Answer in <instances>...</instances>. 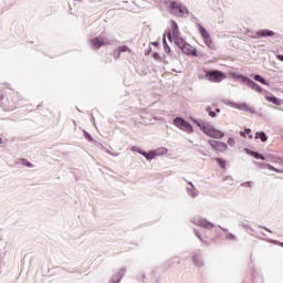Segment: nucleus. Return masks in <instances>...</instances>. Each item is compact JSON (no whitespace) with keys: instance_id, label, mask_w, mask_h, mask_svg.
Returning a JSON list of instances; mask_svg holds the SVG:
<instances>
[{"instance_id":"nucleus-25","label":"nucleus","mask_w":283,"mask_h":283,"mask_svg":"<svg viewBox=\"0 0 283 283\" xmlns=\"http://www.w3.org/2000/svg\"><path fill=\"white\" fill-rule=\"evenodd\" d=\"M228 145H230V146L235 145V139L229 138V139H228Z\"/></svg>"},{"instance_id":"nucleus-29","label":"nucleus","mask_w":283,"mask_h":283,"mask_svg":"<svg viewBox=\"0 0 283 283\" xmlns=\"http://www.w3.org/2000/svg\"><path fill=\"white\" fill-rule=\"evenodd\" d=\"M154 59H160V55L158 53L153 54Z\"/></svg>"},{"instance_id":"nucleus-28","label":"nucleus","mask_w":283,"mask_h":283,"mask_svg":"<svg viewBox=\"0 0 283 283\" xmlns=\"http://www.w3.org/2000/svg\"><path fill=\"white\" fill-rule=\"evenodd\" d=\"M228 239H229V240H234V239H235V235L229 234V235H228Z\"/></svg>"},{"instance_id":"nucleus-32","label":"nucleus","mask_w":283,"mask_h":283,"mask_svg":"<svg viewBox=\"0 0 283 283\" xmlns=\"http://www.w3.org/2000/svg\"><path fill=\"white\" fill-rule=\"evenodd\" d=\"M2 142L1 137H0V143Z\"/></svg>"},{"instance_id":"nucleus-26","label":"nucleus","mask_w":283,"mask_h":283,"mask_svg":"<svg viewBox=\"0 0 283 283\" xmlns=\"http://www.w3.org/2000/svg\"><path fill=\"white\" fill-rule=\"evenodd\" d=\"M268 169H270V171H277L280 172V170H277L275 167L268 165Z\"/></svg>"},{"instance_id":"nucleus-2","label":"nucleus","mask_w":283,"mask_h":283,"mask_svg":"<svg viewBox=\"0 0 283 283\" xmlns=\"http://www.w3.org/2000/svg\"><path fill=\"white\" fill-rule=\"evenodd\" d=\"M182 36H180V30L178 29V23H176V21H172L170 31L168 33V41L177 45L179 43H182Z\"/></svg>"},{"instance_id":"nucleus-24","label":"nucleus","mask_w":283,"mask_h":283,"mask_svg":"<svg viewBox=\"0 0 283 283\" xmlns=\"http://www.w3.org/2000/svg\"><path fill=\"white\" fill-rule=\"evenodd\" d=\"M193 262H195V264H196L197 266H200V258H199V256L195 255V256H193Z\"/></svg>"},{"instance_id":"nucleus-33","label":"nucleus","mask_w":283,"mask_h":283,"mask_svg":"<svg viewBox=\"0 0 283 283\" xmlns=\"http://www.w3.org/2000/svg\"><path fill=\"white\" fill-rule=\"evenodd\" d=\"M113 283H118V282H113Z\"/></svg>"},{"instance_id":"nucleus-14","label":"nucleus","mask_w":283,"mask_h":283,"mask_svg":"<svg viewBox=\"0 0 283 283\" xmlns=\"http://www.w3.org/2000/svg\"><path fill=\"white\" fill-rule=\"evenodd\" d=\"M256 34L258 36H275V32L270 30H262V31H259Z\"/></svg>"},{"instance_id":"nucleus-3","label":"nucleus","mask_w":283,"mask_h":283,"mask_svg":"<svg viewBox=\"0 0 283 283\" xmlns=\"http://www.w3.org/2000/svg\"><path fill=\"white\" fill-rule=\"evenodd\" d=\"M199 33L201 34L202 41L207 48L210 50H216V45H213V40H211V34H209V31L202 24L197 25Z\"/></svg>"},{"instance_id":"nucleus-8","label":"nucleus","mask_w":283,"mask_h":283,"mask_svg":"<svg viewBox=\"0 0 283 283\" xmlns=\"http://www.w3.org/2000/svg\"><path fill=\"white\" fill-rule=\"evenodd\" d=\"M123 52H129L132 54V49H129V46L127 45L118 46L116 50L113 51L114 59H120V54H123Z\"/></svg>"},{"instance_id":"nucleus-20","label":"nucleus","mask_w":283,"mask_h":283,"mask_svg":"<svg viewBox=\"0 0 283 283\" xmlns=\"http://www.w3.org/2000/svg\"><path fill=\"white\" fill-rule=\"evenodd\" d=\"M237 107L243 112H249V105L247 103L238 104Z\"/></svg>"},{"instance_id":"nucleus-16","label":"nucleus","mask_w":283,"mask_h":283,"mask_svg":"<svg viewBox=\"0 0 283 283\" xmlns=\"http://www.w3.org/2000/svg\"><path fill=\"white\" fill-rule=\"evenodd\" d=\"M255 138H260V140H262V143H266V140H269V137H266V134H264V132L256 133Z\"/></svg>"},{"instance_id":"nucleus-6","label":"nucleus","mask_w":283,"mask_h":283,"mask_svg":"<svg viewBox=\"0 0 283 283\" xmlns=\"http://www.w3.org/2000/svg\"><path fill=\"white\" fill-rule=\"evenodd\" d=\"M206 77L208 78V81H212L213 83H220V81L224 78V73L220 71H208L206 73Z\"/></svg>"},{"instance_id":"nucleus-30","label":"nucleus","mask_w":283,"mask_h":283,"mask_svg":"<svg viewBox=\"0 0 283 283\" xmlns=\"http://www.w3.org/2000/svg\"><path fill=\"white\" fill-rule=\"evenodd\" d=\"M276 59H279V61L283 62V55H276Z\"/></svg>"},{"instance_id":"nucleus-19","label":"nucleus","mask_w":283,"mask_h":283,"mask_svg":"<svg viewBox=\"0 0 283 283\" xmlns=\"http://www.w3.org/2000/svg\"><path fill=\"white\" fill-rule=\"evenodd\" d=\"M163 43H164V50H165L166 54H170L171 49L169 48V44H167V40L165 38L163 40Z\"/></svg>"},{"instance_id":"nucleus-12","label":"nucleus","mask_w":283,"mask_h":283,"mask_svg":"<svg viewBox=\"0 0 283 283\" xmlns=\"http://www.w3.org/2000/svg\"><path fill=\"white\" fill-rule=\"evenodd\" d=\"M248 85L249 87H251V90H254V92H259V94H261L262 87L258 85V83L253 82L252 80H249Z\"/></svg>"},{"instance_id":"nucleus-11","label":"nucleus","mask_w":283,"mask_h":283,"mask_svg":"<svg viewBox=\"0 0 283 283\" xmlns=\"http://www.w3.org/2000/svg\"><path fill=\"white\" fill-rule=\"evenodd\" d=\"M197 227H202L203 229H213V223L207 220H199L197 221Z\"/></svg>"},{"instance_id":"nucleus-27","label":"nucleus","mask_w":283,"mask_h":283,"mask_svg":"<svg viewBox=\"0 0 283 283\" xmlns=\"http://www.w3.org/2000/svg\"><path fill=\"white\" fill-rule=\"evenodd\" d=\"M209 116H211V118H216V113L214 112H210Z\"/></svg>"},{"instance_id":"nucleus-31","label":"nucleus","mask_w":283,"mask_h":283,"mask_svg":"<svg viewBox=\"0 0 283 283\" xmlns=\"http://www.w3.org/2000/svg\"><path fill=\"white\" fill-rule=\"evenodd\" d=\"M197 238H199V240H201V242H205V239L200 237V234L197 233Z\"/></svg>"},{"instance_id":"nucleus-21","label":"nucleus","mask_w":283,"mask_h":283,"mask_svg":"<svg viewBox=\"0 0 283 283\" xmlns=\"http://www.w3.org/2000/svg\"><path fill=\"white\" fill-rule=\"evenodd\" d=\"M254 81L262 83V85H266V80H264L262 75H255Z\"/></svg>"},{"instance_id":"nucleus-22","label":"nucleus","mask_w":283,"mask_h":283,"mask_svg":"<svg viewBox=\"0 0 283 283\" xmlns=\"http://www.w3.org/2000/svg\"><path fill=\"white\" fill-rule=\"evenodd\" d=\"M266 101H269L270 103H273L274 105H277V98L275 96L271 97V96H266L265 97Z\"/></svg>"},{"instance_id":"nucleus-15","label":"nucleus","mask_w":283,"mask_h":283,"mask_svg":"<svg viewBox=\"0 0 283 283\" xmlns=\"http://www.w3.org/2000/svg\"><path fill=\"white\" fill-rule=\"evenodd\" d=\"M247 135L249 136V138H253V135H251V129L245 128L244 130L240 132V136H242L243 138H247Z\"/></svg>"},{"instance_id":"nucleus-5","label":"nucleus","mask_w":283,"mask_h":283,"mask_svg":"<svg viewBox=\"0 0 283 283\" xmlns=\"http://www.w3.org/2000/svg\"><path fill=\"white\" fill-rule=\"evenodd\" d=\"M177 45L187 56H198L196 48L191 46V44L187 43L185 40H181Z\"/></svg>"},{"instance_id":"nucleus-1","label":"nucleus","mask_w":283,"mask_h":283,"mask_svg":"<svg viewBox=\"0 0 283 283\" xmlns=\"http://www.w3.org/2000/svg\"><path fill=\"white\" fill-rule=\"evenodd\" d=\"M198 127H200L201 132L206 134V136H209L210 138H224V133L213 127L211 124L201 123L198 124Z\"/></svg>"},{"instance_id":"nucleus-13","label":"nucleus","mask_w":283,"mask_h":283,"mask_svg":"<svg viewBox=\"0 0 283 283\" xmlns=\"http://www.w3.org/2000/svg\"><path fill=\"white\" fill-rule=\"evenodd\" d=\"M245 154H248L249 156H253V158H256V160H264V156L251 149H245Z\"/></svg>"},{"instance_id":"nucleus-23","label":"nucleus","mask_w":283,"mask_h":283,"mask_svg":"<svg viewBox=\"0 0 283 283\" xmlns=\"http://www.w3.org/2000/svg\"><path fill=\"white\" fill-rule=\"evenodd\" d=\"M22 165H25V167H34V165H32V163H30L25 159L22 160Z\"/></svg>"},{"instance_id":"nucleus-9","label":"nucleus","mask_w":283,"mask_h":283,"mask_svg":"<svg viewBox=\"0 0 283 283\" xmlns=\"http://www.w3.org/2000/svg\"><path fill=\"white\" fill-rule=\"evenodd\" d=\"M169 8L171 10V14H182L184 12L182 6L176 1H171Z\"/></svg>"},{"instance_id":"nucleus-18","label":"nucleus","mask_w":283,"mask_h":283,"mask_svg":"<svg viewBox=\"0 0 283 283\" xmlns=\"http://www.w3.org/2000/svg\"><path fill=\"white\" fill-rule=\"evenodd\" d=\"M216 161L218 163V165L221 167V169H226L227 167V160L222 159V158H216Z\"/></svg>"},{"instance_id":"nucleus-17","label":"nucleus","mask_w":283,"mask_h":283,"mask_svg":"<svg viewBox=\"0 0 283 283\" xmlns=\"http://www.w3.org/2000/svg\"><path fill=\"white\" fill-rule=\"evenodd\" d=\"M143 156H145V158H147V160H151L154 158H156V156H158V153H154V151H150V153H144Z\"/></svg>"},{"instance_id":"nucleus-7","label":"nucleus","mask_w":283,"mask_h":283,"mask_svg":"<svg viewBox=\"0 0 283 283\" xmlns=\"http://www.w3.org/2000/svg\"><path fill=\"white\" fill-rule=\"evenodd\" d=\"M208 143L212 147V149H214L216 151L222 153V151H227V149H229L227 144H224L222 142L209 140Z\"/></svg>"},{"instance_id":"nucleus-10","label":"nucleus","mask_w":283,"mask_h":283,"mask_svg":"<svg viewBox=\"0 0 283 283\" xmlns=\"http://www.w3.org/2000/svg\"><path fill=\"white\" fill-rule=\"evenodd\" d=\"M91 44L93 45V48H95V50H98L103 45H107V43L105 42V39L103 38H93L91 40Z\"/></svg>"},{"instance_id":"nucleus-4","label":"nucleus","mask_w":283,"mask_h":283,"mask_svg":"<svg viewBox=\"0 0 283 283\" xmlns=\"http://www.w3.org/2000/svg\"><path fill=\"white\" fill-rule=\"evenodd\" d=\"M174 125L176 127H178V129H181L182 132H186L187 134H191V132H193V127L191 126V124H189L182 117L175 118Z\"/></svg>"}]
</instances>
